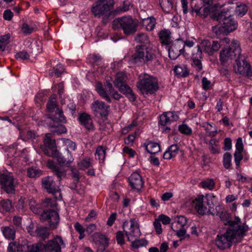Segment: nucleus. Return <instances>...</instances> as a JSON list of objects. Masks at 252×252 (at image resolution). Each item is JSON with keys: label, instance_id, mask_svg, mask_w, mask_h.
<instances>
[{"label": "nucleus", "instance_id": "6e6d98bb", "mask_svg": "<svg viewBox=\"0 0 252 252\" xmlns=\"http://www.w3.org/2000/svg\"><path fill=\"white\" fill-rule=\"evenodd\" d=\"M74 228L75 230L79 233V239L81 240L84 238L85 236L84 234L85 229L83 226L80 223L77 222L74 225Z\"/></svg>", "mask_w": 252, "mask_h": 252}, {"label": "nucleus", "instance_id": "c9c22d12", "mask_svg": "<svg viewBox=\"0 0 252 252\" xmlns=\"http://www.w3.org/2000/svg\"><path fill=\"white\" fill-rule=\"evenodd\" d=\"M48 126L52 128L51 131L54 134L59 135L66 132L65 126L58 123H54L53 125L49 124Z\"/></svg>", "mask_w": 252, "mask_h": 252}, {"label": "nucleus", "instance_id": "8fccbe9b", "mask_svg": "<svg viewBox=\"0 0 252 252\" xmlns=\"http://www.w3.org/2000/svg\"><path fill=\"white\" fill-rule=\"evenodd\" d=\"M41 174L42 171L35 168L31 167L27 170V175L30 178H36L39 177Z\"/></svg>", "mask_w": 252, "mask_h": 252}, {"label": "nucleus", "instance_id": "2f4dec72", "mask_svg": "<svg viewBox=\"0 0 252 252\" xmlns=\"http://www.w3.org/2000/svg\"><path fill=\"white\" fill-rule=\"evenodd\" d=\"M2 233L5 238L9 240H14L15 237V230L12 225L5 226L1 228Z\"/></svg>", "mask_w": 252, "mask_h": 252}, {"label": "nucleus", "instance_id": "cd10ccee", "mask_svg": "<svg viewBox=\"0 0 252 252\" xmlns=\"http://www.w3.org/2000/svg\"><path fill=\"white\" fill-rule=\"evenodd\" d=\"M25 238H21L19 240V243H10L7 248L8 252H25L24 251L23 246L25 244Z\"/></svg>", "mask_w": 252, "mask_h": 252}, {"label": "nucleus", "instance_id": "e433bc0d", "mask_svg": "<svg viewBox=\"0 0 252 252\" xmlns=\"http://www.w3.org/2000/svg\"><path fill=\"white\" fill-rule=\"evenodd\" d=\"M174 70L179 77H186L189 73V70L185 65L175 66Z\"/></svg>", "mask_w": 252, "mask_h": 252}, {"label": "nucleus", "instance_id": "bb28decb", "mask_svg": "<svg viewBox=\"0 0 252 252\" xmlns=\"http://www.w3.org/2000/svg\"><path fill=\"white\" fill-rule=\"evenodd\" d=\"M56 195H54V197L53 198H46L42 201L41 203L42 210L54 209V208L57 207L58 205L57 200L59 199L55 198V196Z\"/></svg>", "mask_w": 252, "mask_h": 252}, {"label": "nucleus", "instance_id": "6e6552de", "mask_svg": "<svg viewBox=\"0 0 252 252\" xmlns=\"http://www.w3.org/2000/svg\"><path fill=\"white\" fill-rule=\"evenodd\" d=\"M241 55V48L238 42L233 40L228 48L222 49L220 53V60L221 64L226 63Z\"/></svg>", "mask_w": 252, "mask_h": 252}, {"label": "nucleus", "instance_id": "052dcab7", "mask_svg": "<svg viewBox=\"0 0 252 252\" xmlns=\"http://www.w3.org/2000/svg\"><path fill=\"white\" fill-rule=\"evenodd\" d=\"M201 184L203 188L208 189L210 190L213 189L215 185V182L212 179L202 182Z\"/></svg>", "mask_w": 252, "mask_h": 252}, {"label": "nucleus", "instance_id": "0eeeda50", "mask_svg": "<svg viewBox=\"0 0 252 252\" xmlns=\"http://www.w3.org/2000/svg\"><path fill=\"white\" fill-rule=\"evenodd\" d=\"M17 185V180L11 173L0 174V189L6 193L15 194Z\"/></svg>", "mask_w": 252, "mask_h": 252}, {"label": "nucleus", "instance_id": "9b49d317", "mask_svg": "<svg viewBox=\"0 0 252 252\" xmlns=\"http://www.w3.org/2000/svg\"><path fill=\"white\" fill-rule=\"evenodd\" d=\"M233 67L234 70L236 73L247 76H251L252 75L251 66L250 63L246 60L245 57L241 54L238 57H237Z\"/></svg>", "mask_w": 252, "mask_h": 252}, {"label": "nucleus", "instance_id": "f3484780", "mask_svg": "<svg viewBox=\"0 0 252 252\" xmlns=\"http://www.w3.org/2000/svg\"><path fill=\"white\" fill-rule=\"evenodd\" d=\"M127 77L125 73L120 72L116 74L114 84L120 92H124V89L128 86L127 85Z\"/></svg>", "mask_w": 252, "mask_h": 252}, {"label": "nucleus", "instance_id": "aec40b11", "mask_svg": "<svg viewBox=\"0 0 252 252\" xmlns=\"http://www.w3.org/2000/svg\"><path fill=\"white\" fill-rule=\"evenodd\" d=\"M124 231L127 237L128 241H131L134 238L138 237L141 235L139 228L133 220H130L129 231H126L124 229Z\"/></svg>", "mask_w": 252, "mask_h": 252}, {"label": "nucleus", "instance_id": "680f3d73", "mask_svg": "<svg viewBox=\"0 0 252 252\" xmlns=\"http://www.w3.org/2000/svg\"><path fill=\"white\" fill-rule=\"evenodd\" d=\"M242 152H239V151H236L234 153L235 162L237 168H238L240 166V161L243 159V156L242 155Z\"/></svg>", "mask_w": 252, "mask_h": 252}, {"label": "nucleus", "instance_id": "864d4df0", "mask_svg": "<svg viewBox=\"0 0 252 252\" xmlns=\"http://www.w3.org/2000/svg\"><path fill=\"white\" fill-rule=\"evenodd\" d=\"M231 155L229 153H226L223 155V163L224 167L228 169L231 166Z\"/></svg>", "mask_w": 252, "mask_h": 252}, {"label": "nucleus", "instance_id": "a19ab883", "mask_svg": "<svg viewBox=\"0 0 252 252\" xmlns=\"http://www.w3.org/2000/svg\"><path fill=\"white\" fill-rule=\"evenodd\" d=\"M106 154V150L102 146H98L96 150L95 157L98 159L99 162L103 163L104 161Z\"/></svg>", "mask_w": 252, "mask_h": 252}, {"label": "nucleus", "instance_id": "1a4fd4ad", "mask_svg": "<svg viewBox=\"0 0 252 252\" xmlns=\"http://www.w3.org/2000/svg\"><path fill=\"white\" fill-rule=\"evenodd\" d=\"M237 27L238 22L229 14L220 25L212 27V31L217 36H218L221 33L227 34L233 32L236 30Z\"/></svg>", "mask_w": 252, "mask_h": 252}, {"label": "nucleus", "instance_id": "412c9836", "mask_svg": "<svg viewBox=\"0 0 252 252\" xmlns=\"http://www.w3.org/2000/svg\"><path fill=\"white\" fill-rule=\"evenodd\" d=\"M199 1V6H196V3H195V1H192L190 3L192 12H195L197 15L200 16L202 18H205L207 16L209 10L203 3L201 2V0Z\"/></svg>", "mask_w": 252, "mask_h": 252}, {"label": "nucleus", "instance_id": "7c9ffc66", "mask_svg": "<svg viewBox=\"0 0 252 252\" xmlns=\"http://www.w3.org/2000/svg\"><path fill=\"white\" fill-rule=\"evenodd\" d=\"M57 113V114H48L47 115V118L50 119L53 122V123L58 122L65 123V117L64 116L62 110L59 109Z\"/></svg>", "mask_w": 252, "mask_h": 252}, {"label": "nucleus", "instance_id": "c03bdc74", "mask_svg": "<svg viewBox=\"0 0 252 252\" xmlns=\"http://www.w3.org/2000/svg\"><path fill=\"white\" fill-rule=\"evenodd\" d=\"M248 8L247 6L243 3H241L239 5H237L235 10V14L240 17H242L247 12Z\"/></svg>", "mask_w": 252, "mask_h": 252}, {"label": "nucleus", "instance_id": "6ab92c4d", "mask_svg": "<svg viewBox=\"0 0 252 252\" xmlns=\"http://www.w3.org/2000/svg\"><path fill=\"white\" fill-rule=\"evenodd\" d=\"M195 209L200 215L210 214L204 200V196L201 195L194 201Z\"/></svg>", "mask_w": 252, "mask_h": 252}, {"label": "nucleus", "instance_id": "58836bf2", "mask_svg": "<svg viewBox=\"0 0 252 252\" xmlns=\"http://www.w3.org/2000/svg\"><path fill=\"white\" fill-rule=\"evenodd\" d=\"M29 205L30 209L35 214H39L42 212V207L40 204L36 203L35 200L33 199L29 200Z\"/></svg>", "mask_w": 252, "mask_h": 252}, {"label": "nucleus", "instance_id": "4be33fe9", "mask_svg": "<svg viewBox=\"0 0 252 252\" xmlns=\"http://www.w3.org/2000/svg\"><path fill=\"white\" fill-rule=\"evenodd\" d=\"M25 246H23L24 251L25 252H44L43 244L42 243H37L32 244L25 239Z\"/></svg>", "mask_w": 252, "mask_h": 252}, {"label": "nucleus", "instance_id": "4c0bfd02", "mask_svg": "<svg viewBox=\"0 0 252 252\" xmlns=\"http://www.w3.org/2000/svg\"><path fill=\"white\" fill-rule=\"evenodd\" d=\"M159 36L160 43L162 45L168 46L171 43L170 35L167 31L162 30L159 33Z\"/></svg>", "mask_w": 252, "mask_h": 252}, {"label": "nucleus", "instance_id": "c756f323", "mask_svg": "<svg viewBox=\"0 0 252 252\" xmlns=\"http://www.w3.org/2000/svg\"><path fill=\"white\" fill-rule=\"evenodd\" d=\"M92 238L94 241L100 242L104 247H107L109 245V238L100 232L94 233Z\"/></svg>", "mask_w": 252, "mask_h": 252}, {"label": "nucleus", "instance_id": "f257e3e1", "mask_svg": "<svg viewBox=\"0 0 252 252\" xmlns=\"http://www.w3.org/2000/svg\"><path fill=\"white\" fill-rule=\"evenodd\" d=\"M135 40L141 45L136 47L135 53L133 55V59L135 63L142 62L149 65L154 63L155 65H158L159 63L155 56L148 51V44L149 39L147 35L140 33L135 37Z\"/></svg>", "mask_w": 252, "mask_h": 252}, {"label": "nucleus", "instance_id": "423d86ee", "mask_svg": "<svg viewBox=\"0 0 252 252\" xmlns=\"http://www.w3.org/2000/svg\"><path fill=\"white\" fill-rule=\"evenodd\" d=\"M112 27L114 29H122L126 35L133 34L137 30V24L130 16H124L115 19Z\"/></svg>", "mask_w": 252, "mask_h": 252}, {"label": "nucleus", "instance_id": "72a5a7b5", "mask_svg": "<svg viewBox=\"0 0 252 252\" xmlns=\"http://www.w3.org/2000/svg\"><path fill=\"white\" fill-rule=\"evenodd\" d=\"M13 210L12 203L9 199H3L0 201V212L1 213L10 212Z\"/></svg>", "mask_w": 252, "mask_h": 252}, {"label": "nucleus", "instance_id": "13d9d810", "mask_svg": "<svg viewBox=\"0 0 252 252\" xmlns=\"http://www.w3.org/2000/svg\"><path fill=\"white\" fill-rule=\"evenodd\" d=\"M125 232L118 231L116 233V239L118 244L122 246L125 243V237H124Z\"/></svg>", "mask_w": 252, "mask_h": 252}, {"label": "nucleus", "instance_id": "ea45409f", "mask_svg": "<svg viewBox=\"0 0 252 252\" xmlns=\"http://www.w3.org/2000/svg\"><path fill=\"white\" fill-rule=\"evenodd\" d=\"M218 141L216 139H211L209 142V149L212 154H217L220 153L218 145Z\"/></svg>", "mask_w": 252, "mask_h": 252}, {"label": "nucleus", "instance_id": "c85d7f7f", "mask_svg": "<svg viewBox=\"0 0 252 252\" xmlns=\"http://www.w3.org/2000/svg\"><path fill=\"white\" fill-rule=\"evenodd\" d=\"M216 197L215 196L211 194H207L204 196V200L206 205L208 206L207 208L209 210L210 214L213 215H215L216 210L214 209L215 206V202L216 201Z\"/></svg>", "mask_w": 252, "mask_h": 252}, {"label": "nucleus", "instance_id": "774afa93", "mask_svg": "<svg viewBox=\"0 0 252 252\" xmlns=\"http://www.w3.org/2000/svg\"><path fill=\"white\" fill-rule=\"evenodd\" d=\"M21 30L22 32L26 34H30L33 31V29L30 27L27 24L24 23L22 26Z\"/></svg>", "mask_w": 252, "mask_h": 252}, {"label": "nucleus", "instance_id": "a211bd4d", "mask_svg": "<svg viewBox=\"0 0 252 252\" xmlns=\"http://www.w3.org/2000/svg\"><path fill=\"white\" fill-rule=\"evenodd\" d=\"M128 182L131 188L137 190H140L144 184L141 176L137 172H134L130 175Z\"/></svg>", "mask_w": 252, "mask_h": 252}, {"label": "nucleus", "instance_id": "3c124183", "mask_svg": "<svg viewBox=\"0 0 252 252\" xmlns=\"http://www.w3.org/2000/svg\"><path fill=\"white\" fill-rule=\"evenodd\" d=\"M123 94H126V97L129 99L130 101L133 102L136 99V96L130 88L128 86L124 89V92H121Z\"/></svg>", "mask_w": 252, "mask_h": 252}, {"label": "nucleus", "instance_id": "473e14b6", "mask_svg": "<svg viewBox=\"0 0 252 252\" xmlns=\"http://www.w3.org/2000/svg\"><path fill=\"white\" fill-rule=\"evenodd\" d=\"M146 151L151 154H155L160 151L159 145L156 142H149L147 144L144 143Z\"/></svg>", "mask_w": 252, "mask_h": 252}, {"label": "nucleus", "instance_id": "4d7b16f0", "mask_svg": "<svg viewBox=\"0 0 252 252\" xmlns=\"http://www.w3.org/2000/svg\"><path fill=\"white\" fill-rule=\"evenodd\" d=\"M171 228L174 231H176V235L178 237H181L183 236H185L186 237L189 238V234H186V229L184 227H180V229L178 230H176L173 228V223L171 224Z\"/></svg>", "mask_w": 252, "mask_h": 252}, {"label": "nucleus", "instance_id": "20e7f679", "mask_svg": "<svg viewBox=\"0 0 252 252\" xmlns=\"http://www.w3.org/2000/svg\"><path fill=\"white\" fill-rule=\"evenodd\" d=\"M114 4L113 0H97L92 5L91 12L96 18L104 16L105 18L103 19L102 22L105 24Z\"/></svg>", "mask_w": 252, "mask_h": 252}, {"label": "nucleus", "instance_id": "a18cd8bd", "mask_svg": "<svg viewBox=\"0 0 252 252\" xmlns=\"http://www.w3.org/2000/svg\"><path fill=\"white\" fill-rule=\"evenodd\" d=\"M159 4L162 9L166 12L170 11L173 7L171 0H159Z\"/></svg>", "mask_w": 252, "mask_h": 252}, {"label": "nucleus", "instance_id": "0e129e2a", "mask_svg": "<svg viewBox=\"0 0 252 252\" xmlns=\"http://www.w3.org/2000/svg\"><path fill=\"white\" fill-rule=\"evenodd\" d=\"M71 176L72 178L74 179V184H76L77 183L79 180H80V177L79 174V171L74 168H71Z\"/></svg>", "mask_w": 252, "mask_h": 252}, {"label": "nucleus", "instance_id": "7ed1b4c3", "mask_svg": "<svg viewBox=\"0 0 252 252\" xmlns=\"http://www.w3.org/2000/svg\"><path fill=\"white\" fill-rule=\"evenodd\" d=\"M247 231L243 225H239L237 229L228 228L224 233L217 235L216 244L221 250L229 248L233 242H240Z\"/></svg>", "mask_w": 252, "mask_h": 252}, {"label": "nucleus", "instance_id": "de8ad7c7", "mask_svg": "<svg viewBox=\"0 0 252 252\" xmlns=\"http://www.w3.org/2000/svg\"><path fill=\"white\" fill-rule=\"evenodd\" d=\"M80 169L84 170L92 166L91 160L88 157H85L78 164Z\"/></svg>", "mask_w": 252, "mask_h": 252}, {"label": "nucleus", "instance_id": "b1692460", "mask_svg": "<svg viewBox=\"0 0 252 252\" xmlns=\"http://www.w3.org/2000/svg\"><path fill=\"white\" fill-rule=\"evenodd\" d=\"M171 53L172 54V51L176 52L175 56H172L173 59H176L181 54L184 52L185 43L182 39H177L172 45Z\"/></svg>", "mask_w": 252, "mask_h": 252}, {"label": "nucleus", "instance_id": "49530a36", "mask_svg": "<svg viewBox=\"0 0 252 252\" xmlns=\"http://www.w3.org/2000/svg\"><path fill=\"white\" fill-rule=\"evenodd\" d=\"M143 22L146 25L147 29L151 31L155 27L156 19L153 17H148L147 19H144Z\"/></svg>", "mask_w": 252, "mask_h": 252}, {"label": "nucleus", "instance_id": "bf43d9fd", "mask_svg": "<svg viewBox=\"0 0 252 252\" xmlns=\"http://www.w3.org/2000/svg\"><path fill=\"white\" fill-rule=\"evenodd\" d=\"M179 130L181 133L186 135H190L192 133L191 129L185 124L180 125L179 126Z\"/></svg>", "mask_w": 252, "mask_h": 252}, {"label": "nucleus", "instance_id": "f03ea898", "mask_svg": "<svg viewBox=\"0 0 252 252\" xmlns=\"http://www.w3.org/2000/svg\"><path fill=\"white\" fill-rule=\"evenodd\" d=\"M44 153L49 157L57 159L59 165L57 164L53 160H49L47 161V166L51 170L54 175L57 176L59 181H61L62 179L65 177L66 175V170L62 166L66 165L69 167L73 161V158L70 154L67 153L65 155H63L57 150H52L51 153L45 151Z\"/></svg>", "mask_w": 252, "mask_h": 252}, {"label": "nucleus", "instance_id": "39448f33", "mask_svg": "<svg viewBox=\"0 0 252 252\" xmlns=\"http://www.w3.org/2000/svg\"><path fill=\"white\" fill-rule=\"evenodd\" d=\"M137 86L143 94H154L159 88L157 78L148 74L139 76Z\"/></svg>", "mask_w": 252, "mask_h": 252}, {"label": "nucleus", "instance_id": "603ef678", "mask_svg": "<svg viewBox=\"0 0 252 252\" xmlns=\"http://www.w3.org/2000/svg\"><path fill=\"white\" fill-rule=\"evenodd\" d=\"M201 45L204 49V51L209 55H212L211 42L207 39L203 40L200 43Z\"/></svg>", "mask_w": 252, "mask_h": 252}, {"label": "nucleus", "instance_id": "9d476101", "mask_svg": "<svg viewBox=\"0 0 252 252\" xmlns=\"http://www.w3.org/2000/svg\"><path fill=\"white\" fill-rule=\"evenodd\" d=\"M41 184L42 188L49 193L55 196L56 199L59 200L62 199L61 193V189L59 186L57 185L53 178L51 176H46L41 179Z\"/></svg>", "mask_w": 252, "mask_h": 252}, {"label": "nucleus", "instance_id": "2eb2a0df", "mask_svg": "<svg viewBox=\"0 0 252 252\" xmlns=\"http://www.w3.org/2000/svg\"><path fill=\"white\" fill-rule=\"evenodd\" d=\"M109 107L104 102L98 100L94 101L91 105V108L94 116L101 118L107 116Z\"/></svg>", "mask_w": 252, "mask_h": 252}, {"label": "nucleus", "instance_id": "37998d69", "mask_svg": "<svg viewBox=\"0 0 252 252\" xmlns=\"http://www.w3.org/2000/svg\"><path fill=\"white\" fill-rule=\"evenodd\" d=\"M46 107L50 114H57V112L59 109L55 100H49L46 104Z\"/></svg>", "mask_w": 252, "mask_h": 252}, {"label": "nucleus", "instance_id": "09e8293b", "mask_svg": "<svg viewBox=\"0 0 252 252\" xmlns=\"http://www.w3.org/2000/svg\"><path fill=\"white\" fill-rule=\"evenodd\" d=\"M148 244V241L145 239H136L131 242V246L134 249H138V248L146 246Z\"/></svg>", "mask_w": 252, "mask_h": 252}, {"label": "nucleus", "instance_id": "69168bd1", "mask_svg": "<svg viewBox=\"0 0 252 252\" xmlns=\"http://www.w3.org/2000/svg\"><path fill=\"white\" fill-rule=\"evenodd\" d=\"M221 47L220 42L217 40H213L211 42L212 55L214 52L219 51Z\"/></svg>", "mask_w": 252, "mask_h": 252}, {"label": "nucleus", "instance_id": "338daca9", "mask_svg": "<svg viewBox=\"0 0 252 252\" xmlns=\"http://www.w3.org/2000/svg\"><path fill=\"white\" fill-rule=\"evenodd\" d=\"M176 221L180 225V227H185L187 224V219L183 216H178L176 217Z\"/></svg>", "mask_w": 252, "mask_h": 252}, {"label": "nucleus", "instance_id": "a878e982", "mask_svg": "<svg viewBox=\"0 0 252 252\" xmlns=\"http://www.w3.org/2000/svg\"><path fill=\"white\" fill-rule=\"evenodd\" d=\"M215 214L219 216L220 220L223 222L225 225H231L232 222L230 220V215L226 212L220 211V207L218 206L216 207Z\"/></svg>", "mask_w": 252, "mask_h": 252}, {"label": "nucleus", "instance_id": "5701e85b", "mask_svg": "<svg viewBox=\"0 0 252 252\" xmlns=\"http://www.w3.org/2000/svg\"><path fill=\"white\" fill-rule=\"evenodd\" d=\"M79 120L81 125L88 130H94V126L91 116L86 114L82 113L79 115Z\"/></svg>", "mask_w": 252, "mask_h": 252}, {"label": "nucleus", "instance_id": "ddd939ff", "mask_svg": "<svg viewBox=\"0 0 252 252\" xmlns=\"http://www.w3.org/2000/svg\"><path fill=\"white\" fill-rule=\"evenodd\" d=\"M95 90L99 95L108 103L112 102V100L111 96L116 100H119L122 97V95L119 94L115 89L109 92L110 94L109 95L107 91L104 89L103 85L100 82H97L96 83Z\"/></svg>", "mask_w": 252, "mask_h": 252}, {"label": "nucleus", "instance_id": "f8f14e48", "mask_svg": "<svg viewBox=\"0 0 252 252\" xmlns=\"http://www.w3.org/2000/svg\"><path fill=\"white\" fill-rule=\"evenodd\" d=\"M41 218L47 222L51 229L56 228L59 223V215L54 209L43 210L41 214Z\"/></svg>", "mask_w": 252, "mask_h": 252}, {"label": "nucleus", "instance_id": "e2e57ef3", "mask_svg": "<svg viewBox=\"0 0 252 252\" xmlns=\"http://www.w3.org/2000/svg\"><path fill=\"white\" fill-rule=\"evenodd\" d=\"M29 54L25 51L19 52L15 55V58L17 59L27 60L29 59Z\"/></svg>", "mask_w": 252, "mask_h": 252}, {"label": "nucleus", "instance_id": "dca6fc26", "mask_svg": "<svg viewBox=\"0 0 252 252\" xmlns=\"http://www.w3.org/2000/svg\"><path fill=\"white\" fill-rule=\"evenodd\" d=\"M179 117L175 112L169 111L164 112L160 116L159 124L163 126V131L168 132L170 128L167 126L169 125L171 122L176 121L178 120Z\"/></svg>", "mask_w": 252, "mask_h": 252}, {"label": "nucleus", "instance_id": "5fc2aeb1", "mask_svg": "<svg viewBox=\"0 0 252 252\" xmlns=\"http://www.w3.org/2000/svg\"><path fill=\"white\" fill-rule=\"evenodd\" d=\"M64 70L63 65L61 64H58L54 68V72H49V74L52 76L54 73L58 77L61 76V74L64 72Z\"/></svg>", "mask_w": 252, "mask_h": 252}, {"label": "nucleus", "instance_id": "4468645a", "mask_svg": "<svg viewBox=\"0 0 252 252\" xmlns=\"http://www.w3.org/2000/svg\"><path fill=\"white\" fill-rule=\"evenodd\" d=\"M63 241L59 235L43 244L44 252H61V246L64 245Z\"/></svg>", "mask_w": 252, "mask_h": 252}, {"label": "nucleus", "instance_id": "f704fd0d", "mask_svg": "<svg viewBox=\"0 0 252 252\" xmlns=\"http://www.w3.org/2000/svg\"><path fill=\"white\" fill-rule=\"evenodd\" d=\"M35 233L37 237L43 240L47 239L50 235V232L46 227H37Z\"/></svg>", "mask_w": 252, "mask_h": 252}, {"label": "nucleus", "instance_id": "393cba45", "mask_svg": "<svg viewBox=\"0 0 252 252\" xmlns=\"http://www.w3.org/2000/svg\"><path fill=\"white\" fill-rule=\"evenodd\" d=\"M229 13L227 12L224 9L221 11H216L213 13L210 14V17L214 21H216L219 22L218 25H220L222 24L224 19L228 17Z\"/></svg>", "mask_w": 252, "mask_h": 252}, {"label": "nucleus", "instance_id": "79ce46f5", "mask_svg": "<svg viewBox=\"0 0 252 252\" xmlns=\"http://www.w3.org/2000/svg\"><path fill=\"white\" fill-rule=\"evenodd\" d=\"M44 144L46 147L53 149L56 147L55 140L52 139L51 133H47L44 139Z\"/></svg>", "mask_w": 252, "mask_h": 252}]
</instances>
